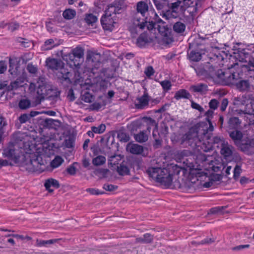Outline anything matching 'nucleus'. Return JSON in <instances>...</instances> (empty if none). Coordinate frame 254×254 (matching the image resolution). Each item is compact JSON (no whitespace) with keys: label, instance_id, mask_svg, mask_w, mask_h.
<instances>
[{"label":"nucleus","instance_id":"59","mask_svg":"<svg viewBox=\"0 0 254 254\" xmlns=\"http://www.w3.org/2000/svg\"><path fill=\"white\" fill-rule=\"evenodd\" d=\"M144 73L147 77H150L154 73V70L152 66H149L147 67L144 71Z\"/></svg>","mask_w":254,"mask_h":254},{"label":"nucleus","instance_id":"2","mask_svg":"<svg viewBox=\"0 0 254 254\" xmlns=\"http://www.w3.org/2000/svg\"><path fill=\"white\" fill-rule=\"evenodd\" d=\"M182 170V168L177 165L171 164L167 168L149 167L146 170V173L153 180L169 188L178 180Z\"/></svg>","mask_w":254,"mask_h":254},{"label":"nucleus","instance_id":"28","mask_svg":"<svg viewBox=\"0 0 254 254\" xmlns=\"http://www.w3.org/2000/svg\"><path fill=\"white\" fill-rule=\"evenodd\" d=\"M135 140L138 142L142 143L148 140V136L146 130H143L134 135Z\"/></svg>","mask_w":254,"mask_h":254},{"label":"nucleus","instance_id":"50","mask_svg":"<svg viewBox=\"0 0 254 254\" xmlns=\"http://www.w3.org/2000/svg\"><path fill=\"white\" fill-rule=\"evenodd\" d=\"M242 172L241 166L238 165H237L234 170V175L233 177L234 179L238 178Z\"/></svg>","mask_w":254,"mask_h":254},{"label":"nucleus","instance_id":"42","mask_svg":"<svg viewBox=\"0 0 254 254\" xmlns=\"http://www.w3.org/2000/svg\"><path fill=\"white\" fill-rule=\"evenodd\" d=\"M106 129V126L104 124H101L98 127H92L91 130L95 133L101 134L104 132Z\"/></svg>","mask_w":254,"mask_h":254},{"label":"nucleus","instance_id":"41","mask_svg":"<svg viewBox=\"0 0 254 254\" xmlns=\"http://www.w3.org/2000/svg\"><path fill=\"white\" fill-rule=\"evenodd\" d=\"M163 91L165 92H167L170 90L171 88L172 84L170 80H164L160 82Z\"/></svg>","mask_w":254,"mask_h":254},{"label":"nucleus","instance_id":"53","mask_svg":"<svg viewBox=\"0 0 254 254\" xmlns=\"http://www.w3.org/2000/svg\"><path fill=\"white\" fill-rule=\"evenodd\" d=\"M208 122L209 125V127H207V126L206 124H205V123H203L197 124L196 125H195L194 126H193V127H196L197 126H200V125L203 126L204 127H207V131H208V134L209 135H210V133H209V131L212 132L213 130V129H214V127H213V126L212 125V124L211 121H210V122Z\"/></svg>","mask_w":254,"mask_h":254},{"label":"nucleus","instance_id":"43","mask_svg":"<svg viewBox=\"0 0 254 254\" xmlns=\"http://www.w3.org/2000/svg\"><path fill=\"white\" fill-rule=\"evenodd\" d=\"M117 13H118L116 7L111 4L108 6V8L106 9L104 14L112 16L113 14L116 15Z\"/></svg>","mask_w":254,"mask_h":254},{"label":"nucleus","instance_id":"9","mask_svg":"<svg viewBox=\"0 0 254 254\" xmlns=\"http://www.w3.org/2000/svg\"><path fill=\"white\" fill-rule=\"evenodd\" d=\"M167 1L170 9L164 14V16L167 19L177 18L179 16L181 1L180 0H167Z\"/></svg>","mask_w":254,"mask_h":254},{"label":"nucleus","instance_id":"12","mask_svg":"<svg viewBox=\"0 0 254 254\" xmlns=\"http://www.w3.org/2000/svg\"><path fill=\"white\" fill-rule=\"evenodd\" d=\"M236 51L234 52L235 58L239 61L242 63L249 62V65L254 67V64L250 63V55L249 49L239 48Z\"/></svg>","mask_w":254,"mask_h":254},{"label":"nucleus","instance_id":"35","mask_svg":"<svg viewBox=\"0 0 254 254\" xmlns=\"http://www.w3.org/2000/svg\"><path fill=\"white\" fill-rule=\"evenodd\" d=\"M31 102L27 99H21L18 103V107L21 110H25L31 107Z\"/></svg>","mask_w":254,"mask_h":254},{"label":"nucleus","instance_id":"52","mask_svg":"<svg viewBox=\"0 0 254 254\" xmlns=\"http://www.w3.org/2000/svg\"><path fill=\"white\" fill-rule=\"evenodd\" d=\"M153 2L157 10H161L163 9L164 3L160 0H153Z\"/></svg>","mask_w":254,"mask_h":254},{"label":"nucleus","instance_id":"21","mask_svg":"<svg viewBox=\"0 0 254 254\" xmlns=\"http://www.w3.org/2000/svg\"><path fill=\"white\" fill-rule=\"evenodd\" d=\"M186 4L188 5L186 10L191 16L195 15L198 8L200 6V4H194L193 1L191 0H186Z\"/></svg>","mask_w":254,"mask_h":254},{"label":"nucleus","instance_id":"48","mask_svg":"<svg viewBox=\"0 0 254 254\" xmlns=\"http://www.w3.org/2000/svg\"><path fill=\"white\" fill-rule=\"evenodd\" d=\"M219 103L217 99H211L209 103V107L210 109L215 110L217 109Z\"/></svg>","mask_w":254,"mask_h":254},{"label":"nucleus","instance_id":"7","mask_svg":"<svg viewBox=\"0 0 254 254\" xmlns=\"http://www.w3.org/2000/svg\"><path fill=\"white\" fill-rule=\"evenodd\" d=\"M26 166L27 169L30 171H43L45 169L44 161L40 155H30L26 154Z\"/></svg>","mask_w":254,"mask_h":254},{"label":"nucleus","instance_id":"46","mask_svg":"<svg viewBox=\"0 0 254 254\" xmlns=\"http://www.w3.org/2000/svg\"><path fill=\"white\" fill-rule=\"evenodd\" d=\"M111 4L116 7L118 14L121 13V10L123 5V1L122 0H116Z\"/></svg>","mask_w":254,"mask_h":254},{"label":"nucleus","instance_id":"16","mask_svg":"<svg viewBox=\"0 0 254 254\" xmlns=\"http://www.w3.org/2000/svg\"><path fill=\"white\" fill-rule=\"evenodd\" d=\"M234 84L240 91H249L253 89V85L248 80H240L238 82L235 81Z\"/></svg>","mask_w":254,"mask_h":254},{"label":"nucleus","instance_id":"61","mask_svg":"<svg viewBox=\"0 0 254 254\" xmlns=\"http://www.w3.org/2000/svg\"><path fill=\"white\" fill-rule=\"evenodd\" d=\"M214 114V111L213 110L209 109L208 110L205 114L206 117V120L207 122H210L211 119H212Z\"/></svg>","mask_w":254,"mask_h":254},{"label":"nucleus","instance_id":"34","mask_svg":"<svg viewBox=\"0 0 254 254\" xmlns=\"http://www.w3.org/2000/svg\"><path fill=\"white\" fill-rule=\"evenodd\" d=\"M189 56L190 60L194 62L199 61L201 59V54L194 50L190 51Z\"/></svg>","mask_w":254,"mask_h":254},{"label":"nucleus","instance_id":"20","mask_svg":"<svg viewBox=\"0 0 254 254\" xmlns=\"http://www.w3.org/2000/svg\"><path fill=\"white\" fill-rule=\"evenodd\" d=\"M25 79L23 77L17 78L14 81L11 82L10 84L7 87V90H16L19 87H23L24 85Z\"/></svg>","mask_w":254,"mask_h":254},{"label":"nucleus","instance_id":"19","mask_svg":"<svg viewBox=\"0 0 254 254\" xmlns=\"http://www.w3.org/2000/svg\"><path fill=\"white\" fill-rule=\"evenodd\" d=\"M214 57L218 61H224L228 57H231L232 56L229 54L228 51L217 49L214 53Z\"/></svg>","mask_w":254,"mask_h":254},{"label":"nucleus","instance_id":"6","mask_svg":"<svg viewBox=\"0 0 254 254\" xmlns=\"http://www.w3.org/2000/svg\"><path fill=\"white\" fill-rule=\"evenodd\" d=\"M235 101L238 105H245L243 111L244 114L254 115V96L252 94H245L236 97Z\"/></svg>","mask_w":254,"mask_h":254},{"label":"nucleus","instance_id":"36","mask_svg":"<svg viewBox=\"0 0 254 254\" xmlns=\"http://www.w3.org/2000/svg\"><path fill=\"white\" fill-rule=\"evenodd\" d=\"M106 162V158L102 155H99L92 160V163L95 166H100Z\"/></svg>","mask_w":254,"mask_h":254},{"label":"nucleus","instance_id":"5","mask_svg":"<svg viewBox=\"0 0 254 254\" xmlns=\"http://www.w3.org/2000/svg\"><path fill=\"white\" fill-rule=\"evenodd\" d=\"M46 63L48 68L53 70L60 69V72L62 74V77L65 80L71 82L70 78L72 77V73L64 67V64L61 60L54 58H48Z\"/></svg>","mask_w":254,"mask_h":254},{"label":"nucleus","instance_id":"23","mask_svg":"<svg viewBox=\"0 0 254 254\" xmlns=\"http://www.w3.org/2000/svg\"><path fill=\"white\" fill-rule=\"evenodd\" d=\"M221 154L224 156L225 158L230 157L232 155L233 153V147L232 145H229L226 142L224 145H222L221 148Z\"/></svg>","mask_w":254,"mask_h":254},{"label":"nucleus","instance_id":"4","mask_svg":"<svg viewBox=\"0 0 254 254\" xmlns=\"http://www.w3.org/2000/svg\"><path fill=\"white\" fill-rule=\"evenodd\" d=\"M238 66V64L236 63L231 64L224 70L221 69H216L215 78L217 77L221 80L227 85L234 84L239 77V72L234 71V69Z\"/></svg>","mask_w":254,"mask_h":254},{"label":"nucleus","instance_id":"37","mask_svg":"<svg viewBox=\"0 0 254 254\" xmlns=\"http://www.w3.org/2000/svg\"><path fill=\"white\" fill-rule=\"evenodd\" d=\"M228 123L231 127L235 128L241 124V121L238 118L234 117L230 118Z\"/></svg>","mask_w":254,"mask_h":254},{"label":"nucleus","instance_id":"15","mask_svg":"<svg viewBox=\"0 0 254 254\" xmlns=\"http://www.w3.org/2000/svg\"><path fill=\"white\" fill-rule=\"evenodd\" d=\"M210 41V40L206 35H205L204 37H203L201 36L200 35H198L197 37H195L194 39L192 44L198 47L199 48V46H204L206 45H208ZM199 49L201 51H205V48H199Z\"/></svg>","mask_w":254,"mask_h":254},{"label":"nucleus","instance_id":"44","mask_svg":"<svg viewBox=\"0 0 254 254\" xmlns=\"http://www.w3.org/2000/svg\"><path fill=\"white\" fill-rule=\"evenodd\" d=\"M81 99L86 103H91L93 100V96L88 92H86L81 96Z\"/></svg>","mask_w":254,"mask_h":254},{"label":"nucleus","instance_id":"3","mask_svg":"<svg viewBox=\"0 0 254 254\" xmlns=\"http://www.w3.org/2000/svg\"><path fill=\"white\" fill-rule=\"evenodd\" d=\"M137 12L135 14L132 24L129 27V30L132 37H135L138 33L144 29L148 22L146 13L148 6L144 1H139L136 5Z\"/></svg>","mask_w":254,"mask_h":254},{"label":"nucleus","instance_id":"32","mask_svg":"<svg viewBox=\"0 0 254 254\" xmlns=\"http://www.w3.org/2000/svg\"><path fill=\"white\" fill-rule=\"evenodd\" d=\"M230 136L236 143L237 141H240L243 138V134L239 130H234L230 133Z\"/></svg>","mask_w":254,"mask_h":254},{"label":"nucleus","instance_id":"17","mask_svg":"<svg viewBox=\"0 0 254 254\" xmlns=\"http://www.w3.org/2000/svg\"><path fill=\"white\" fill-rule=\"evenodd\" d=\"M152 38L148 36L146 32L141 34L136 40V45L139 47H144L147 44L151 43Z\"/></svg>","mask_w":254,"mask_h":254},{"label":"nucleus","instance_id":"18","mask_svg":"<svg viewBox=\"0 0 254 254\" xmlns=\"http://www.w3.org/2000/svg\"><path fill=\"white\" fill-rule=\"evenodd\" d=\"M143 150V146L137 144L129 143L127 146V150L133 154H141Z\"/></svg>","mask_w":254,"mask_h":254},{"label":"nucleus","instance_id":"10","mask_svg":"<svg viewBox=\"0 0 254 254\" xmlns=\"http://www.w3.org/2000/svg\"><path fill=\"white\" fill-rule=\"evenodd\" d=\"M196 74L198 76L205 78H215L216 69L212 65H206L205 67L202 66L194 67Z\"/></svg>","mask_w":254,"mask_h":254},{"label":"nucleus","instance_id":"57","mask_svg":"<svg viewBox=\"0 0 254 254\" xmlns=\"http://www.w3.org/2000/svg\"><path fill=\"white\" fill-rule=\"evenodd\" d=\"M86 191L93 195H99L103 193V192H101L99 190L94 188L87 189Z\"/></svg>","mask_w":254,"mask_h":254},{"label":"nucleus","instance_id":"24","mask_svg":"<svg viewBox=\"0 0 254 254\" xmlns=\"http://www.w3.org/2000/svg\"><path fill=\"white\" fill-rule=\"evenodd\" d=\"M190 89L193 92L203 93L207 91V86L204 83H198L191 86Z\"/></svg>","mask_w":254,"mask_h":254},{"label":"nucleus","instance_id":"26","mask_svg":"<svg viewBox=\"0 0 254 254\" xmlns=\"http://www.w3.org/2000/svg\"><path fill=\"white\" fill-rule=\"evenodd\" d=\"M59 239H54L48 240H42L37 239L36 240V246L39 247H48V245L54 244L57 243Z\"/></svg>","mask_w":254,"mask_h":254},{"label":"nucleus","instance_id":"47","mask_svg":"<svg viewBox=\"0 0 254 254\" xmlns=\"http://www.w3.org/2000/svg\"><path fill=\"white\" fill-rule=\"evenodd\" d=\"M215 241V238H206L204 239L201 240L200 242L198 243L196 242H192L193 244H197V245H205V244H210L213 242H214Z\"/></svg>","mask_w":254,"mask_h":254},{"label":"nucleus","instance_id":"38","mask_svg":"<svg viewBox=\"0 0 254 254\" xmlns=\"http://www.w3.org/2000/svg\"><path fill=\"white\" fill-rule=\"evenodd\" d=\"M117 172L119 175L124 176L127 175L129 171L127 166L124 164H121L117 168Z\"/></svg>","mask_w":254,"mask_h":254},{"label":"nucleus","instance_id":"25","mask_svg":"<svg viewBox=\"0 0 254 254\" xmlns=\"http://www.w3.org/2000/svg\"><path fill=\"white\" fill-rule=\"evenodd\" d=\"M191 97L190 93L186 89H180L176 92L174 98L179 100L181 99H190Z\"/></svg>","mask_w":254,"mask_h":254},{"label":"nucleus","instance_id":"27","mask_svg":"<svg viewBox=\"0 0 254 254\" xmlns=\"http://www.w3.org/2000/svg\"><path fill=\"white\" fill-rule=\"evenodd\" d=\"M58 45V44L55 42L53 39H49L45 41L44 44L42 46L41 49L44 51L50 50Z\"/></svg>","mask_w":254,"mask_h":254},{"label":"nucleus","instance_id":"8","mask_svg":"<svg viewBox=\"0 0 254 254\" xmlns=\"http://www.w3.org/2000/svg\"><path fill=\"white\" fill-rule=\"evenodd\" d=\"M83 55L84 50L82 48L77 46L73 49L68 56L69 61L71 62L70 65L74 66L76 68H79Z\"/></svg>","mask_w":254,"mask_h":254},{"label":"nucleus","instance_id":"45","mask_svg":"<svg viewBox=\"0 0 254 254\" xmlns=\"http://www.w3.org/2000/svg\"><path fill=\"white\" fill-rule=\"evenodd\" d=\"M6 237H13L14 238L20 239L21 240H27V241H30L32 239V238L28 236H24L22 235H18V234H9L7 235H5Z\"/></svg>","mask_w":254,"mask_h":254},{"label":"nucleus","instance_id":"55","mask_svg":"<svg viewBox=\"0 0 254 254\" xmlns=\"http://www.w3.org/2000/svg\"><path fill=\"white\" fill-rule=\"evenodd\" d=\"M150 121L153 126H154V127L153 129V136L154 139L158 138V136L157 135V133H158V128H157V125L156 124L155 121L154 120H152V119L150 118Z\"/></svg>","mask_w":254,"mask_h":254},{"label":"nucleus","instance_id":"51","mask_svg":"<svg viewBox=\"0 0 254 254\" xmlns=\"http://www.w3.org/2000/svg\"><path fill=\"white\" fill-rule=\"evenodd\" d=\"M18 120L21 124H24L30 120V116L29 114H23L19 117Z\"/></svg>","mask_w":254,"mask_h":254},{"label":"nucleus","instance_id":"60","mask_svg":"<svg viewBox=\"0 0 254 254\" xmlns=\"http://www.w3.org/2000/svg\"><path fill=\"white\" fill-rule=\"evenodd\" d=\"M228 104V99L226 98L223 99L220 106V109L222 112H224L226 110V108Z\"/></svg>","mask_w":254,"mask_h":254},{"label":"nucleus","instance_id":"30","mask_svg":"<svg viewBox=\"0 0 254 254\" xmlns=\"http://www.w3.org/2000/svg\"><path fill=\"white\" fill-rule=\"evenodd\" d=\"M76 15V11L72 9H66L63 11V16L66 20L73 19Z\"/></svg>","mask_w":254,"mask_h":254},{"label":"nucleus","instance_id":"63","mask_svg":"<svg viewBox=\"0 0 254 254\" xmlns=\"http://www.w3.org/2000/svg\"><path fill=\"white\" fill-rule=\"evenodd\" d=\"M102 107V105L100 103L95 102L91 105V108L93 110H99Z\"/></svg>","mask_w":254,"mask_h":254},{"label":"nucleus","instance_id":"33","mask_svg":"<svg viewBox=\"0 0 254 254\" xmlns=\"http://www.w3.org/2000/svg\"><path fill=\"white\" fill-rule=\"evenodd\" d=\"M64 160L63 158L59 156H57L51 161L50 166L53 169L57 168L61 166L64 162Z\"/></svg>","mask_w":254,"mask_h":254},{"label":"nucleus","instance_id":"49","mask_svg":"<svg viewBox=\"0 0 254 254\" xmlns=\"http://www.w3.org/2000/svg\"><path fill=\"white\" fill-rule=\"evenodd\" d=\"M19 24L17 22H11L7 24V28L8 30L13 32L19 28Z\"/></svg>","mask_w":254,"mask_h":254},{"label":"nucleus","instance_id":"31","mask_svg":"<svg viewBox=\"0 0 254 254\" xmlns=\"http://www.w3.org/2000/svg\"><path fill=\"white\" fill-rule=\"evenodd\" d=\"M185 24L181 22H177L173 25V30L177 33H183L185 31Z\"/></svg>","mask_w":254,"mask_h":254},{"label":"nucleus","instance_id":"14","mask_svg":"<svg viewBox=\"0 0 254 254\" xmlns=\"http://www.w3.org/2000/svg\"><path fill=\"white\" fill-rule=\"evenodd\" d=\"M150 97L148 93L144 91L143 95L136 99L137 102L135 104V106L137 109H143L148 106Z\"/></svg>","mask_w":254,"mask_h":254},{"label":"nucleus","instance_id":"22","mask_svg":"<svg viewBox=\"0 0 254 254\" xmlns=\"http://www.w3.org/2000/svg\"><path fill=\"white\" fill-rule=\"evenodd\" d=\"M44 186L48 191L51 192L53 191V190L51 189V187L58 189L60 187V184L57 180L51 178L45 181Z\"/></svg>","mask_w":254,"mask_h":254},{"label":"nucleus","instance_id":"62","mask_svg":"<svg viewBox=\"0 0 254 254\" xmlns=\"http://www.w3.org/2000/svg\"><path fill=\"white\" fill-rule=\"evenodd\" d=\"M7 68V64L4 61H0V74L4 73Z\"/></svg>","mask_w":254,"mask_h":254},{"label":"nucleus","instance_id":"40","mask_svg":"<svg viewBox=\"0 0 254 254\" xmlns=\"http://www.w3.org/2000/svg\"><path fill=\"white\" fill-rule=\"evenodd\" d=\"M75 138L73 136H69L64 140V145L68 148H72L74 146Z\"/></svg>","mask_w":254,"mask_h":254},{"label":"nucleus","instance_id":"39","mask_svg":"<svg viewBox=\"0 0 254 254\" xmlns=\"http://www.w3.org/2000/svg\"><path fill=\"white\" fill-rule=\"evenodd\" d=\"M97 20V17L93 14H88L85 18V21L88 25H92L94 23L96 22Z\"/></svg>","mask_w":254,"mask_h":254},{"label":"nucleus","instance_id":"58","mask_svg":"<svg viewBox=\"0 0 254 254\" xmlns=\"http://www.w3.org/2000/svg\"><path fill=\"white\" fill-rule=\"evenodd\" d=\"M143 239L144 240L145 244H148L152 242L153 241V236L149 234V233H145L143 235Z\"/></svg>","mask_w":254,"mask_h":254},{"label":"nucleus","instance_id":"11","mask_svg":"<svg viewBox=\"0 0 254 254\" xmlns=\"http://www.w3.org/2000/svg\"><path fill=\"white\" fill-rule=\"evenodd\" d=\"M154 16L155 17V19L154 20H151L148 21L149 25L147 26V29L148 30L152 29H157L158 32L165 37H167L168 30L167 28L165 27L164 26H161L159 24L162 23L163 24V21L161 20L157 15V14L155 13Z\"/></svg>","mask_w":254,"mask_h":254},{"label":"nucleus","instance_id":"13","mask_svg":"<svg viewBox=\"0 0 254 254\" xmlns=\"http://www.w3.org/2000/svg\"><path fill=\"white\" fill-rule=\"evenodd\" d=\"M114 16H111L104 14L101 18V23L103 28L105 30L112 31L115 27L116 23Z\"/></svg>","mask_w":254,"mask_h":254},{"label":"nucleus","instance_id":"29","mask_svg":"<svg viewBox=\"0 0 254 254\" xmlns=\"http://www.w3.org/2000/svg\"><path fill=\"white\" fill-rule=\"evenodd\" d=\"M5 154L6 156L15 162L18 161L19 159L20 155L15 149H9L5 151Z\"/></svg>","mask_w":254,"mask_h":254},{"label":"nucleus","instance_id":"64","mask_svg":"<svg viewBox=\"0 0 254 254\" xmlns=\"http://www.w3.org/2000/svg\"><path fill=\"white\" fill-rule=\"evenodd\" d=\"M67 172L70 175H74L76 173L75 167L73 166H70L66 169Z\"/></svg>","mask_w":254,"mask_h":254},{"label":"nucleus","instance_id":"1","mask_svg":"<svg viewBox=\"0 0 254 254\" xmlns=\"http://www.w3.org/2000/svg\"><path fill=\"white\" fill-rule=\"evenodd\" d=\"M226 142L222 137H212L208 134L207 127L201 125L191 127L181 139L182 144L190 146L195 152L199 153L197 159L208 164V168L216 172L221 170V163H217V160H213L212 155H207L203 152H209L216 147L220 148Z\"/></svg>","mask_w":254,"mask_h":254},{"label":"nucleus","instance_id":"54","mask_svg":"<svg viewBox=\"0 0 254 254\" xmlns=\"http://www.w3.org/2000/svg\"><path fill=\"white\" fill-rule=\"evenodd\" d=\"M27 70L29 73L35 74L37 72V67L32 64H28L27 66Z\"/></svg>","mask_w":254,"mask_h":254},{"label":"nucleus","instance_id":"56","mask_svg":"<svg viewBox=\"0 0 254 254\" xmlns=\"http://www.w3.org/2000/svg\"><path fill=\"white\" fill-rule=\"evenodd\" d=\"M191 107L192 108L198 110L200 113H202L204 111L203 108L200 105L194 102L193 101H191Z\"/></svg>","mask_w":254,"mask_h":254}]
</instances>
